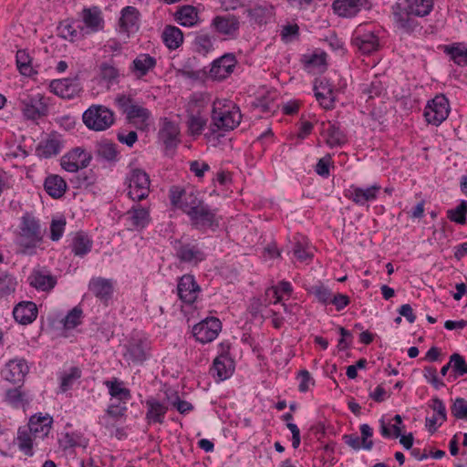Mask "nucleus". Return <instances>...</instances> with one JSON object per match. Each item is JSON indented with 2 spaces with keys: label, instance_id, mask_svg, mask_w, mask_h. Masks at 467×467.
<instances>
[{
  "label": "nucleus",
  "instance_id": "obj_1",
  "mask_svg": "<svg viewBox=\"0 0 467 467\" xmlns=\"http://www.w3.org/2000/svg\"><path fill=\"white\" fill-rule=\"evenodd\" d=\"M241 120L240 109L234 103L223 99L213 101L209 126L211 134L219 133V136H223L224 132L234 130Z\"/></svg>",
  "mask_w": 467,
  "mask_h": 467
},
{
  "label": "nucleus",
  "instance_id": "obj_2",
  "mask_svg": "<svg viewBox=\"0 0 467 467\" xmlns=\"http://www.w3.org/2000/svg\"><path fill=\"white\" fill-rule=\"evenodd\" d=\"M82 120L88 130L103 131L114 123V112L106 106L93 104L84 111Z\"/></svg>",
  "mask_w": 467,
  "mask_h": 467
},
{
  "label": "nucleus",
  "instance_id": "obj_3",
  "mask_svg": "<svg viewBox=\"0 0 467 467\" xmlns=\"http://www.w3.org/2000/svg\"><path fill=\"white\" fill-rule=\"evenodd\" d=\"M20 109L26 119L36 120L47 115L48 107L45 97L40 93L19 95Z\"/></svg>",
  "mask_w": 467,
  "mask_h": 467
},
{
  "label": "nucleus",
  "instance_id": "obj_4",
  "mask_svg": "<svg viewBox=\"0 0 467 467\" xmlns=\"http://www.w3.org/2000/svg\"><path fill=\"white\" fill-rule=\"evenodd\" d=\"M128 195L133 201H141L150 192V177L141 169H133L127 177Z\"/></svg>",
  "mask_w": 467,
  "mask_h": 467
},
{
  "label": "nucleus",
  "instance_id": "obj_5",
  "mask_svg": "<svg viewBox=\"0 0 467 467\" xmlns=\"http://www.w3.org/2000/svg\"><path fill=\"white\" fill-rule=\"evenodd\" d=\"M188 217L192 227L202 232L208 229L214 231L219 227L221 219L217 214V209H211L206 203L196 211H192Z\"/></svg>",
  "mask_w": 467,
  "mask_h": 467
},
{
  "label": "nucleus",
  "instance_id": "obj_6",
  "mask_svg": "<svg viewBox=\"0 0 467 467\" xmlns=\"http://www.w3.org/2000/svg\"><path fill=\"white\" fill-rule=\"evenodd\" d=\"M39 221L33 216L22 217L19 233V244L24 248H34L42 241Z\"/></svg>",
  "mask_w": 467,
  "mask_h": 467
},
{
  "label": "nucleus",
  "instance_id": "obj_7",
  "mask_svg": "<svg viewBox=\"0 0 467 467\" xmlns=\"http://www.w3.org/2000/svg\"><path fill=\"white\" fill-rule=\"evenodd\" d=\"M450 104L447 98L442 95L435 96L430 100L424 109V116L428 123L439 126L449 116Z\"/></svg>",
  "mask_w": 467,
  "mask_h": 467
},
{
  "label": "nucleus",
  "instance_id": "obj_8",
  "mask_svg": "<svg viewBox=\"0 0 467 467\" xmlns=\"http://www.w3.org/2000/svg\"><path fill=\"white\" fill-rule=\"evenodd\" d=\"M49 88L54 94L67 99L78 96L82 89L78 74L71 78L54 79Z\"/></svg>",
  "mask_w": 467,
  "mask_h": 467
},
{
  "label": "nucleus",
  "instance_id": "obj_9",
  "mask_svg": "<svg viewBox=\"0 0 467 467\" xmlns=\"http://www.w3.org/2000/svg\"><path fill=\"white\" fill-rule=\"evenodd\" d=\"M221 329V321L216 317H210L194 325L192 334L197 341L205 344L214 340Z\"/></svg>",
  "mask_w": 467,
  "mask_h": 467
},
{
  "label": "nucleus",
  "instance_id": "obj_10",
  "mask_svg": "<svg viewBox=\"0 0 467 467\" xmlns=\"http://www.w3.org/2000/svg\"><path fill=\"white\" fill-rule=\"evenodd\" d=\"M393 23L396 28L406 34H412L419 26L414 15L409 13L402 4L395 3L392 7Z\"/></svg>",
  "mask_w": 467,
  "mask_h": 467
},
{
  "label": "nucleus",
  "instance_id": "obj_11",
  "mask_svg": "<svg viewBox=\"0 0 467 467\" xmlns=\"http://www.w3.org/2000/svg\"><path fill=\"white\" fill-rule=\"evenodd\" d=\"M91 154L82 148H75L61 158V167L69 172H76L88 167L90 163Z\"/></svg>",
  "mask_w": 467,
  "mask_h": 467
},
{
  "label": "nucleus",
  "instance_id": "obj_12",
  "mask_svg": "<svg viewBox=\"0 0 467 467\" xmlns=\"http://www.w3.org/2000/svg\"><path fill=\"white\" fill-rule=\"evenodd\" d=\"M235 65L234 55L227 53L212 63L210 77L215 80H223L234 71Z\"/></svg>",
  "mask_w": 467,
  "mask_h": 467
},
{
  "label": "nucleus",
  "instance_id": "obj_13",
  "mask_svg": "<svg viewBox=\"0 0 467 467\" xmlns=\"http://www.w3.org/2000/svg\"><path fill=\"white\" fill-rule=\"evenodd\" d=\"M177 291L180 299L191 305L195 302L201 288L195 282L193 275H184L179 280Z\"/></svg>",
  "mask_w": 467,
  "mask_h": 467
},
{
  "label": "nucleus",
  "instance_id": "obj_14",
  "mask_svg": "<svg viewBox=\"0 0 467 467\" xmlns=\"http://www.w3.org/2000/svg\"><path fill=\"white\" fill-rule=\"evenodd\" d=\"M234 371V361L227 354L216 357L210 368V374L216 378L217 381H223L230 378Z\"/></svg>",
  "mask_w": 467,
  "mask_h": 467
},
{
  "label": "nucleus",
  "instance_id": "obj_15",
  "mask_svg": "<svg viewBox=\"0 0 467 467\" xmlns=\"http://www.w3.org/2000/svg\"><path fill=\"white\" fill-rule=\"evenodd\" d=\"M119 32L127 34L136 33L140 28V12L134 7L128 5L121 10V16L119 20Z\"/></svg>",
  "mask_w": 467,
  "mask_h": 467
},
{
  "label": "nucleus",
  "instance_id": "obj_16",
  "mask_svg": "<svg viewBox=\"0 0 467 467\" xmlns=\"http://www.w3.org/2000/svg\"><path fill=\"white\" fill-rule=\"evenodd\" d=\"M315 97L325 109L334 108L335 96L332 84L327 78L316 80L314 85Z\"/></svg>",
  "mask_w": 467,
  "mask_h": 467
},
{
  "label": "nucleus",
  "instance_id": "obj_17",
  "mask_svg": "<svg viewBox=\"0 0 467 467\" xmlns=\"http://www.w3.org/2000/svg\"><path fill=\"white\" fill-rule=\"evenodd\" d=\"M211 26L217 33L233 37L239 30L240 21L234 15L216 16Z\"/></svg>",
  "mask_w": 467,
  "mask_h": 467
},
{
  "label": "nucleus",
  "instance_id": "obj_18",
  "mask_svg": "<svg viewBox=\"0 0 467 467\" xmlns=\"http://www.w3.org/2000/svg\"><path fill=\"white\" fill-rule=\"evenodd\" d=\"M29 371V367L24 358L9 360L4 371V377L14 384L22 383Z\"/></svg>",
  "mask_w": 467,
  "mask_h": 467
},
{
  "label": "nucleus",
  "instance_id": "obj_19",
  "mask_svg": "<svg viewBox=\"0 0 467 467\" xmlns=\"http://www.w3.org/2000/svg\"><path fill=\"white\" fill-rule=\"evenodd\" d=\"M82 28L86 35L99 32L104 27V19L99 7L85 8L82 11Z\"/></svg>",
  "mask_w": 467,
  "mask_h": 467
},
{
  "label": "nucleus",
  "instance_id": "obj_20",
  "mask_svg": "<svg viewBox=\"0 0 467 467\" xmlns=\"http://www.w3.org/2000/svg\"><path fill=\"white\" fill-rule=\"evenodd\" d=\"M368 4V0H334L332 8L339 16L351 18Z\"/></svg>",
  "mask_w": 467,
  "mask_h": 467
},
{
  "label": "nucleus",
  "instance_id": "obj_21",
  "mask_svg": "<svg viewBox=\"0 0 467 467\" xmlns=\"http://www.w3.org/2000/svg\"><path fill=\"white\" fill-rule=\"evenodd\" d=\"M379 190L380 186L379 185H372L366 189L352 186L346 197L358 205H365L368 202L377 199Z\"/></svg>",
  "mask_w": 467,
  "mask_h": 467
},
{
  "label": "nucleus",
  "instance_id": "obj_22",
  "mask_svg": "<svg viewBox=\"0 0 467 467\" xmlns=\"http://www.w3.org/2000/svg\"><path fill=\"white\" fill-rule=\"evenodd\" d=\"M13 316L19 324L28 325L37 317L36 305L31 301L21 302L15 306Z\"/></svg>",
  "mask_w": 467,
  "mask_h": 467
},
{
  "label": "nucleus",
  "instance_id": "obj_23",
  "mask_svg": "<svg viewBox=\"0 0 467 467\" xmlns=\"http://www.w3.org/2000/svg\"><path fill=\"white\" fill-rule=\"evenodd\" d=\"M176 255L181 262L197 265L205 260L204 252L197 245L185 244H182L176 251Z\"/></svg>",
  "mask_w": 467,
  "mask_h": 467
},
{
  "label": "nucleus",
  "instance_id": "obj_24",
  "mask_svg": "<svg viewBox=\"0 0 467 467\" xmlns=\"http://www.w3.org/2000/svg\"><path fill=\"white\" fill-rule=\"evenodd\" d=\"M351 44L363 54H370L378 48L379 38L371 31L364 34H359L358 31H356L351 39Z\"/></svg>",
  "mask_w": 467,
  "mask_h": 467
},
{
  "label": "nucleus",
  "instance_id": "obj_25",
  "mask_svg": "<svg viewBox=\"0 0 467 467\" xmlns=\"http://www.w3.org/2000/svg\"><path fill=\"white\" fill-rule=\"evenodd\" d=\"M57 30L62 38L71 42L81 40L87 36L79 22L63 21L59 24Z\"/></svg>",
  "mask_w": 467,
  "mask_h": 467
},
{
  "label": "nucleus",
  "instance_id": "obj_26",
  "mask_svg": "<svg viewBox=\"0 0 467 467\" xmlns=\"http://www.w3.org/2000/svg\"><path fill=\"white\" fill-rule=\"evenodd\" d=\"M52 422L53 419L49 415H33L28 423L29 431L35 437H47L51 430Z\"/></svg>",
  "mask_w": 467,
  "mask_h": 467
},
{
  "label": "nucleus",
  "instance_id": "obj_27",
  "mask_svg": "<svg viewBox=\"0 0 467 467\" xmlns=\"http://www.w3.org/2000/svg\"><path fill=\"white\" fill-rule=\"evenodd\" d=\"M145 403L148 408L146 413L148 422L162 424L168 407L154 398L147 399Z\"/></svg>",
  "mask_w": 467,
  "mask_h": 467
},
{
  "label": "nucleus",
  "instance_id": "obj_28",
  "mask_svg": "<svg viewBox=\"0 0 467 467\" xmlns=\"http://www.w3.org/2000/svg\"><path fill=\"white\" fill-rule=\"evenodd\" d=\"M180 135V130L177 124L174 122L164 119L163 125L159 131V136L162 140L166 148H175L180 140L178 139Z\"/></svg>",
  "mask_w": 467,
  "mask_h": 467
},
{
  "label": "nucleus",
  "instance_id": "obj_29",
  "mask_svg": "<svg viewBox=\"0 0 467 467\" xmlns=\"http://www.w3.org/2000/svg\"><path fill=\"white\" fill-rule=\"evenodd\" d=\"M156 63L155 57L150 55L140 54L133 60L130 70L138 78H141L155 67Z\"/></svg>",
  "mask_w": 467,
  "mask_h": 467
},
{
  "label": "nucleus",
  "instance_id": "obj_30",
  "mask_svg": "<svg viewBox=\"0 0 467 467\" xmlns=\"http://www.w3.org/2000/svg\"><path fill=\"white\" fill-rule=\"evenodd\" d=\"M62 149L61 140L55 135L49 136L42 140L36 147V155L48 159L60 153Z\"/></svg>",
  "mask_w": 467,
  "mask_h": 467
},
{
  "label": "nucleus",
  "instance_id": "obj_31",
  "mask_svg": "<svg viewBox=\"0 0 467 467\" xmlns=\"http://www.w3.org/2000/svg\"><path fill=\"white\" fill-rule=\"evenodd\" d=\"M88 289L97 298L104 302L109 299L113 292L111 282L101 277L91 279Z\"/></svg>",
  "mask_w": 467,
  "mask_h": 467
},
{
  "label": "nucleus",
  "instance_id": "obj_32",
  "mask_svg": "<svg viewBox=\"0 0 467 467\" xmlns=\"http://www.w3.org/2000/svg\"><path fill=\"white\" fill-rule=\"evenodd\" d=\"M127 215L130 225L135 229L145 228L150 221L149 210L140 204L133 205L128 211Z\"/></svg>",
  "mask_w": 467,
  "mask_h": 467
},
{
  "label": "nucleus",
  "instance_id": "obj_33",
  "mask_svg": "<svg viewBox=\"0 0 467 467\" xmlns=\"http://www.w3.org/2000/svg\"><path fill=\"white\" fill-rule=\"evenodd\" d=\"M402 6L417 17L429 16L434 7V0H404Z\"/></svg>",
  "mask_w": 467,
  "mask_h": 467
},
{
  "label": "nucleus",
  "instance_id": "obj_34",
  "mask_svg": "<svg viewBox=\"0 0 467 467\" xmlns=\"http://www.w3.org/2000/svg\"><path fill=\"white\" fill-rule=\"evenodd\" d=\"M175 20L182 26H193L199 22L196 7L191 5H182L174 14Z\"/></svg>",
  "mask_w": 467,
  "mask_h": 467
},
{
  "label": "nucleus",
  "instance_id": "obj_35",
  "mask_svg": "<svg viewBox=\"0 0 467 467\" xmlns=\"http://www.w3.org/2000/svg\"><path fill=\"white\" fill-rule=\"evenodd\" d=\"M28 280L30 285L44 292L52 290L57 284V278L54 275H46L40 271H34Z\"/></svg>",
  "mask_w": 467,
  "mask_h": 467
},
{
  "label": "nucleus",
  "instance_id": "obj_36",
  "mask_svg": "<svg viewBox=\"0 0 467 467\" xmlns=\"http://www.w3.org/2000/svg\"><path fill=\"white\" fill-rule=\"evenodd\" d=\"M161 38L169 49L175 50L183 43V33L179 27L169 25L164 27Z\"/></svg>",
  "mask_w": 467,
  "mask_h": 467
},
{
  "label": "nucleus",
  "instance_id": "obj_37",
  "mask_svg": "<svg viewBox=\"0 0 467 467\" xmlns=\"http://www.w3.org/2000/svg\"><path fill=\"white\" fill-rule=\"evenodd\" d=\"M46 192L53 198L62 197L67 190V182L58 175H49L44 182Z\"/></svg>",
  "mask_w": 467,
  "mask_h": 467
},
{
  "label": "nucleus",
  "instance_id": "obj_38",
  "mask_svg": "<svg viewBox=\"0 0 467 467\" xmlns=\"http://www.w3.org/2000/svg\"><path fill=\"white\" fill-rule=\"evenodd\" d=\"M92 240L82 232L77 233L72 240L71 251L76 256L83 257L91 251Z\"/></svg>",
  "mask_w": 467,
  "mask_h": 467
},
{
  "label": "nucleus",
  "instance_id": "obj_39",
  "mask_svg": "<svg viewBox=\"0 0 467 467\" xmlns=\"http://www.w3.org/2000/svg\"><path fill=\"white\" fill-rule=\"evenodd\" d=\"M148 345L140 340L129 346L125 356L133 363H142L148 358Z\"/></svg>",
  "mask_w": 467,
  "mask_h": 467
},
{
  "label": "nucleus",
  "instance_id": "obj_40",
  "mask_svg": "<svg viewBox=\"0 0 467 467\" xmlns=\"http://www.w3.org/2000/svg\"><path fill=\"white\" fill-rule=\"evenodd\" d=\"M326 141L329 147L342 146L347 142L346 135L335 123H328V127L326 130Z\"/></svg>",
  "mask_w": 467,
  "mask_h": 467
},
{
  "label": "nucleus",
  "instance_id": "obj_41",
  "mask_svg": "<svg viewBox=\"0 0 467 467\" xmlns=\"http://www.w3.org/2000/svg\"><path fill=\"white\" fill-rule=\"evenodd\" d=\"M5 400L12 406L18 408L28 404L31 399L26 392L22 390L21 386H18L6 390Z\"/></svg>",
  "mask_w": 467,
  "mask_h": 467
},
{
  "label": "nucleus",
  "instance_id": "obj_42",
  "mask_svg": "<svg viewBox=\"0 0 467 467\" xmlns=\"http://www.w3.org/2000/svg\"><path fill=\"white\" fill-rule=\"evenodd\" d=\"M106 386L109 388V393L111 397L118 399L119 401L130 400L131 398L130 390L127 388H123L122 382L118 381L117 379L110 381H106Z\"/></svg>",
  "mask_w": 467,
  "mask_h": 467
},
{
  "label": "nucleus",
  "instance_id": "obj_43",
  "mask_svg": "<svg viewBox=\"0 0 467 467\" xmlns=\"http://www.w3.org/2000/svg\"><path fill=\"white\" fill-rule=\"evenodd\" d=\"M207 124V119L204 118L200 111L197 113H190L188 115L187 126L188 130L192 136H199L202 134Z\"/></svg>",
  "mask_w": 467,
  "mask_h": 467
},
{
  "label": "nucleus",
  "instance_id": "obj_44",
  "mask_svg": "<svg viewBox=\"0 0 467 467\" xmlns=\"http://www.w3.org/2000/svg\"><path fill=\"white\" fill-rule=\"evenodd\" d=\"M204 203L203 200L200 199L193 192H191L184 194V198L179 205V209L189 216L192 213V211H196Z\"/></svg>",
  "mask_w": 467,
  "mask_h": 467
},
{
  "label": "nucleus",
  "instance_id": "obj_45",
  "mask_svg": "<svg viewBox=\"0 0 467 467\" xmlns=\"http://www.w3.org/2000/svg\"><path fill=\"white\" fill-rule=\"evenodd\" d=\"M453 62L459 66L467 65V48L461 44L446 46L444 50Z\"/></svg>",
  "mask_w": 467,
  "mask_h": 467
},
{
  "label": "nucleus",
  "instance_id": "obj_46",
  "mask_svg": "<svg viewBox=\"0 0 467 467\" xmlns=\"http://www.w3.org/2000/svg\"><path fill=\"white\" fill-rule=\"evenodd\" d=\"M194 49L197 53L206 55L213 49L212 36L207 33H199L193 40Z\"/></svg>",
  "mask_w": 467,
  "mask_h": 467
},
{
  "label": "nucleus",
  "instance_id": "obj_47",
  "mask_svg": "<svg viewBox=\"0 0 467 467\" xmlns=\"http://www.w3.org/2000/svg\"><path fill=\"white\" fill-rule=\"evenodd\" d=\"M97 154L108 161H115L118 157L117 145L109 141H102L98 145Z\"/></svg>",
  "mask_w": 467,
  "mask_h": 467
},
{
  "label": "nucleus",
  "instance_id": "obj_48",
  "mask_svg": "<svg viewBox=\"0 0 467 467\" xmlns=\"http://www.w3.org/2000/svg\"><path fill=\"white\" fill-rule=\"evenodd\" d=\"M467 201L462 200L455 208L447 211V218L458 224L466 223Z\"/></svg>",
  "mask_w": 467,
  "mask_h": 467
},
{
  "label": "nucleus",
  "instance_id": "obj_49",
  "mask_svg": "<svg viewBox=\"0 0 467 467\" xmlns=\"http://www.w3.org/2000/svg\"><path fill=\"white\" fill-rule=\"evenodd\" d=\"M99 76L102 80L112 84L118 80L119 70L113 64L103 62L99 66Z\"/></svg>",
  "mask_w": 467,
  "mask_h": 467
},
{
  "label": "nucleus",
  "instance_id": "obj_50",
  "mask_svg": "<svg viewBox=\"0 0 467 467\" xmlns=\"http://www.w3.org/2000/svg\"><path fill=\"white\" fill-rule=\"evenodd\" d=\"M16 58L19 72L24 76H30L33 72V67L28 53L26 50H18Z\"/></svg>",
  "mask_w": 467,
  "mask_h": 467
},
{
  "label": "nucleus",
  "instance_id": "obj_51",
  "mask_svg": "<svg viewBox=\"0 0 467 467\" xmlns=\"http://www.w3.org/2000/svg\"><path fill=\"white\" fill-rule=\"evenodd\" d=\"M81 377V370L77 367L70 368L68 372L61 376L60 389L62 392L72 388L74 382Z\"/></svg>",
  "mask_w": 467,
  "mask_h": 467
},
{
  "label": "nucleus",
  "instance_id": "obj_52",
  "mask_svg": "<svg viewBox=\"0 0 467 467\" xmlns=\"http://www.w3.org/2000/svg\"><path fill=\"white\" fill-rule=\"evenodd\" d=\"M32 433L27 431H18L17 435V445L21 451L25 453V455L31 457L34 455L33 451V439Z\"/></svg>",
  "mask_w": 467,
  "mask_h": 467
},
{
  "label": "nucleus",
  "instance_id": "obj_53",
  "mask_svg": "<svg viewBox=\"0 0 467 467\" xmlns=\"http://www.w3.org/2000/svg\"><path fill=\"white\" fill-rule=\"evenodd\" d=\"M450 358L454 378L467 374V362L462 355L459 353H453L450 356Z\"/></svg>",
  "mask_w": 467,
  "mask_h": 467
},
{
  "label": "nucleus",
  "instance_id": "obj_54",
  "mask_svg": "<svg viewBox=\"0 0 467 467\" xmlns=\"http://www.w3.org/2000/svg\"><path fill=\"white\" fill-rule=\"evenodd\" d=\"M16 284L11 275L0 271V296H7L15 292Z\"/></svg>",
  "mask_w": 467,
  "mask_h": 467
},
{
  "label": "nucleus",
  "instance_id": "obj_55",
  "mask_svg": "<svg viewBox=\"0 0 467 467\" xmlns=\"http://www.w3.org/2000/svg\"><path fill=\"white\" fill-rule=\"evenodd\" d=\"M309 292L315 296L316 299L319 303L323 305H327L328 303H330L332 292L327 286L324 285L323 284L311 286Z\"/></svg>",
  "mask_w": 467,
  "mask_h": 467
},
{
  "label": "nucleus",
  "instance_id": "obj_56",
  "mask_svg": "<svg viewBox=\"0 0 467 467\" xmlns=\"http://www.w3.org/2000/svg\"><path fill=\"white\" fill-rule=\"evenodd\" d=\"M126 115L129 121H134L135 119H139L140 120L141 123H146V121L150 117V112L146 108L133 104L132 107L126 113Z\"/></svg>",
  "mask_w": 467,
  "mask_h": 467
},
{
  "label": "nucleus",
  "instance_id": "obj_57",
  "mask_svg": "<svg viewBox=\"0 0 467 467\" xmlns=\"http://www.w3.org/2000/svg\"><path fill=\"white\" fill-rule=\"evenodd\" d=\"M82 314V309L78 306L71 309L63 320L65 328L72 329L78 326L81 323Z\"/></svg>",
  "mask_w": 467,
  "mask_h": 467
},
{
  "label": "nucleus",
  "instance_id": "obj_58",
  "mask_svg": "<svg viewBox=\"0 0 467 467\" xmlns=\"http://www.w3.org/2000/svg\"><path fill=\"white\" fill-rule=\"evenodd\" d=\"M451 411L456 419L467 421V400L456 398L451 407Z\"/></svg>",
  "mask_w": 467,
  "mask_h": 467
},
{
  "label": "nucleus",
  "instance_id": "obj_59",
  "mask_svg": "<svg viewBox=\"0 0 467 467\" xmlns=\"http://www.w3.org/2000/svg\"><path fill=\"white\" fill-rule=\"evenodd\" d=\"M384 90V86L380 79L375 78L368 85H365L362 92L368 97V99L379 97Z\"/></svg>",
  "mask_w": 467,
  "mask_h": 467
},
{
  "label": "nucleus",
  "instance_id": "obj_60",
  "mask_svg": "<svg viewBox=\"0 0 467 467\" xmlns=\"http://www.w3.org/2000/svg\"><path fill=\"white\" fill-rule=\"evenodd\" d=\"M360 433H361V442H362V449L366 451H370L373 446L374 442L371 440V437L373 436V430L368 424H361L359 427Z\"/></svg>",
  "mask_w": 467,
  "mask_h": 467
},
{
  "label": "nucleus",
  "instance_id": "obj_61",
  "mask_svg": "<svg viewBox=\"0 0 467 467\" xmlns=\"http://www.w3.org/2000/svg\"><path fill=\"white\" fill-rule=\"evenodd\" d=\"M280 291L288 296L291 295L293 291L291 284L287 281H281L277 286H272L266 290V294L272 292L273 296L275 297L274 304L281 301V296L279 295Z\"/></svg>",
  "mask_w": 467,
  "mask_h": 467
},
{
  "label": "nucleus",
  "instance_id": "obj_62",
  "mask_svg": "<svg viewBox=\"0 0 467 467\" xmlns=\"http://www.w3.org/2000/svg\"><path fill=\"white\" fill-rule=\"evenodd\" d=\"M431 410L435 412V416L441 420L440 425L447 420V412L446 408L443 401L438 397H434L431 400V404L430 405Z\"/></svg>",
  "mask_w": 467,
  "mask_h": 467
},
{
  "label": "nucleus",
  "instance_id": "obj_63",
  "mask_svg": "<svg viewBox=\"0 0 467 467\" xmlns=\"http://www.w3.org/2000/svg\"><path fill=\"white\" fill-rule=\"evenodd\" d=\"M423 372V376L426 380L431 383L436 389L445 386V384L439 379L437 370L434 367H425Z\"/></svg>",
  "mask_w": 467,
  "mask_h": 467
},
{
  "label": "nucleus",
  "instance_id": "obj_64",
  "mask_svg": "<svg viewBox=\"0 0 467 467\" xmlns=\"http://www.w3.org/2000/svg\"><path fill=\"white\" fill-rule=\"evenodd\" d=\"M65 226V219L52 220L50 224V239L52 241H58L63 235Z\"/></svg>",
  "mask_w": 467,
  "mask_h": 467
}]
</instances>
